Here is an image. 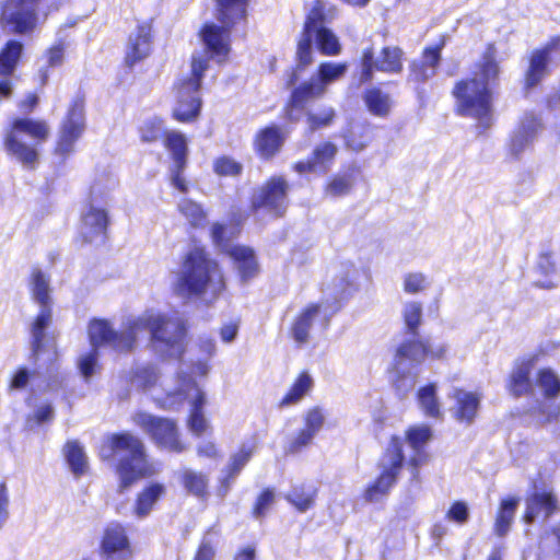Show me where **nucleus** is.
Segmentation results:
<instances>
[{
  "label": "nucleus",
  "mask_w": 560,
  "mask_h": 560,
  "mask_svg": "<svg viewBox=\"0 0 560 560\" xmlns=\"http://www.w3.org/2000/svg\"><path fill=\"white\" fill-rule=\"evenodd\" d=\"M149 329L151 341L166 357L180 360L186 352L187 325L182 319L165 315H149L127 322L122 329L115 330L104 318L89 323V341L92 347L110 346L118 352H130L137 342L138 332Z\"/></svg>",
  "instance_id": "f257e3e1"
},
{
  "label": "nucleus",
  "mask_w": 560,
  "mask_h": 560,
  "mask_svg": "<svg viewBox=\"0 0 560 560\" xmlns=\"http://www.w3.org/2000/svg\"><path fill=\"white\" fill-rule=\"evenodd\" d=\"M500 77L497 46L490 42L474 63L470 75L462 77L453 83L451 96L455 114L489 128L493 121V103Z\"/></svg>",
  "instance_id": "f03ea898"
},
{
  "label": "nucleus",
  "mask_w": 560,
  "mask_h": 560,
  "mask_svg": "<svg viewBox=\"0 0 560 560\" xmlns=\"http://www.w3.org/2000/svg\"><path fill=\"white\" fill-rule=\"evenodd\" d=\"M103 462H115L118 492L124 493L142 479L152 477L155 467L150 460L144 441L129 430L105 435L98 450Z\"/></svg>",
  "instance_id": "7ed1b4c3"
},
{
  "label": "nucleus",
  "mask_w": 560,
  "mask_h": 560,
  "mask_svg": "<svg viewBox=\"0 0 560 560\" xmlns=\"http://www.w3.org/2000/svg\"><path fill=\"white\" fill-rule=\"evenodd\" d=\"M39 104L36 92H28L18 102L19 112L28 116L35 112ZM50 136V128L44 119L15 117L4 130L2 144L7 153L13 156L27 170H35L39 162L37 145L46 142Z\"/></svg>",
  "instance_id": "20e7f679"
},
{
  "label": "nucleus",
  "mask_w": 560,
  "mask_h": 560,
  "mask_svg": "<svg viewBox=\"0 0 560 560\" xmlns=\"http://www.w3.org/2000/svg\"><path fill=\"white\" fill-rule=\"evenodd\" d=\"M225 289L224 273L205 246H195L185 253L172 284L176 295L191 299L209 293L212 299H217Z\"/></svg>",
  "instance_id": "39448f33"
},
{
  "label": "nucleus",
  "mask_w": 560,
  "mask_h": 560,
  "mask_svg": "<svg viewBox=\"0 0 560 560\" xmlns=\"http://www.w3.org/2000/svg\"><path fill=\"white\" fill-rule=\"evenodd\" d=\"M190 66L189 75L179 78L173 84L175 106L171 116L180 124L195 122L200 116L202 98L199 91L209 60L201 55L191 56Z\"/></svg>",
  "instance_id": "423d86ee"
},
{
  "label": "nucleus",
  "mask_w": 560,
  "mask_h": 560,
  "mask_svg": "<svg viewBox=\"0 0 560 560\" xmlns=\"http://www.w3.org/2000/svg\"><path fill=\"white\" fill-rule=\"evenodd\" d=\"M404 465V441L399 435H392L378 464L380 474L362 492L364 501L377 502L388 495L397 483Z\"/></svg>",
  "instance_id": "0eeeda50"
},
{
  "label": "nucleus",
  "mask_w": 560,
  "mask_h": 560,
  "mask_svg": "<svg viewBox=\"0 0 560 560\" xmlns=\"http://www.w3.org/2000/svg\"><path fill=\"white\" fill-rule=\"evenodd\" d=\"M290 189L291 186L283 175L269 176L252 196L249 211H264L273 219L283 218L290 205Z\"/></svg>",
  "instance_id": "6e6552de"
},
{
  "label": "nucleus",
  "mask_w": 560,
  "mask_h": 560,
  "mask_svg": "<svg viewBox=\"0 0 560 560\" xmlns=\"http://www.w3.org/2000/svg\"><path fill=\"white\" fill-rule=\"evenodd\" d=\"M132 422L140 428L158 447L165 448L176 454H180L186 450V444L180 439V431L175 419L138 411L133 415Z\"/></svg>",
  "instance_id": "1a4fd4ad"
},
{
  "label": "nucleus",
  "mask_w": 560,
  "mask_h": 560,
  "mask_svg": "<svg viewBox=\"0 0 560 560\" xmlns=\"http://www.w3.org/2000/svg\"><path fill=\"white\" fill-rule=\"evenodd\" d=\"M45 0H2L0 24L12 34H30L38 24V11Z\"/></svg>",
  "instance_id": "9d476101"
},
{
  "label": "nucleus",
  "mask_w": 560,
  "mask_h": 560,
  "mask_svg": "<svg viewBox=\"0 0 560 560\" xmlns=\"http://www.w3.org/2000/svg\"><path fill=\"white\" fill-rule=\"evenodd\" d=\"M98 555L104 560H133L136 551L128 526L119 521L108 522L100 536Z\"/></svg>",
  "instance_id": "9b49d317"
},
{
  "label": "nucleus",
  "mask_w": 560,
  "mask_h": 560,
  "mask_svg": "<svg viewBox=\"0 0 560 560\" xmlns=\"http://www.w3.org/2000/svg\"><path fill=\"white\" fill-rule=\"evenodd\" d=\"M85 129L84 101L75 98L69 106L60 125L59 136L54 149L56 155L66 159L74 151V144Z\"/></svg>",
  "instance_id": "f8f14e48"
},
{
  "label": "nucleus",
  "mask_w": 560,
  "mask_h": 560,
  "mask_svg": "<svg viewBox=\"0 0 560 560\" xmlns=\"http://www.w3.org/2000/svg\"><path fill=\"white\" fill-rule=\"evenodd\" d=\"M163 145L170 152L173 161L170 168L171 184L182 194L188 192V185L184 178L189 153L185 135L176 130L165 131Z\"/></svg>",
  "instance_id": "ddd939ff"
},
{
  "label": "nucleus",
  "mask_w": 560,
  "mask_h": 560,
  "mask_svg": "<svg viewBox=\"0 0 560 560\" xmlns=\"http://www.w3.org/2000/svg\"><path fill=\"white\" fill-rule=\"evenodd\" d=\"M109 225L108 211L105 208L89 203L85 211L80 215L81 230L78 241L81 245L92 244L96 241L104 244L108 240Z\"/></svg>",
  "instance_id": "4468645a"
},
{
  "label": "nucleus",
  "mask_w": 560,
  "mask_h": 560,
  "mask_svg": "<svg viewBox=\"0 0 560 560\" xmlns=\"http://www.w3.org/2000/svg\"><path fill=\"white\" fill-rule=\"evenodd\" d=\"M445 44V37L442 36L438 43L428 45L422 49L420 59H413L409 62V82L420 86L436 75Z\"/></svg>",
  "instance_id": "2eb2a0df"
},
{
  "label": "nucleus",
  "mask_w": 560,
  "mask_h": 560,
  "mask_svg": "<svg viewBox=\"0 0 560 560\" xmlns=\"http://www.w3.org/2000/svg\"><path fill=\"white\" fill-rule=\"evenodd\" d=\"M538 362V354L532 353L516 359L505 380V389L511 397L520 399L534 395L532 373Z\"/></svg>",
  "instance_id": "dca6fc26"
},
{
  "label": "nucleus",
  "mask_w": 560,
  "mask_h": 560,
  "mask_svg": "<svg viewBox=\"0 0 560 560\" xmlns=\"http://www.w3.org/2000/svg\"><path fill=\"white\" fill-rule=\"evenodd\" d=\"M446 346L439 345L432 347L428 339L413 337L400 342L395 350V360L393 369L397 370L398 363L401 361H410L420 364L425 360H441L445 357Z\"/></svg>",
  "instance_id": "f3484780"
},
{
  "label": "nucleus",
  "mask_w": 560,
  "mask_h": 560,
  "mask_svg": "<svg viewBox=\"0 0 560 560\" xmlns=\"http://www.w3.org/2000/svg\"><path fill=\"white\" fill-rule=\"evenodd\" d=\"M287 139L288 135L281 126L269 124L254 135L253 150L260 161L269 162L281 153Z\"/></svg>",
  "instance_id": "a211bd4d"
},
{
  "label": "nucleus",
  "mask_w": 560,
  "mask_h": 560,
  "mask_svg": "<svg viewBox=\"0 0 560 560\" xmlns=\"http://www.w3.org/2000/svg\"><path fill=\"white\" fill-rule=\"evenodd\" d=\"M324 95L325 93L313 78L302 81L291 90L283 105L282 114L284 120L292 124L298 122L300 115L296 112H303L311 101L320 98Z\"/></svg>",
  "instance_id": "6ab92c4d"
},
{
  "label": "nucleus",
  "mask_w": 560,
  "mask_h": 560,
  "mask_svg": "<svg viewBox=\"0 0 560 560\" xmlns=\"http://www.w3.org/2000/svg\"><path fill=\"white\" fill-rule=\"evenodd\" d=\"M560 511V503L556 493L551 490H534L525 498V510L522 521L533 524L538 517L548 520Z\"/></svg>",
  "instance_id": "aec40b11"
},
{
  "label": "nucleus",
  "mask_w": 560,
  "mask_h": 560,
  "mask_svg": "<svg viewBox=\"0 0 560 560\" xmlns=\"http://www.w3.org/2000/svg\"><path fill=\"white\" fill-rule=\"evenodd\" d=\"M338 147L331 141H322L314 147L306 160L296 161L292 170L298 174H308L319 171L327 173L334 164Z\"/></svg>",
  "instance_id": "412c9836"
},
{
  "label": "nucleus",
  "mask_w": 560,
  "mask_h": 560,
  "mask_svg": "<svg viewBox=\"0 0 560 560\" xmlns=\"http://www.w3.org/2000/svg\"><path fill=\"white\" fill-rule=\"evenodd\" d=\"M233 27L213 23H205L201 26L199 37L210 57L226 58L230 52V32Z\"/></svg>",
  "instance_id": "4be33fe9"
},
{
  "label": "nucleus",
  "mask_w": 560,
  "mask_h": 560,
  "mask_svg": "<svg viewBox=\"0 0 560 560\" xmlns=\"http://www.w3.org/2000/svg\"><path fill=\"white\" fill-rule=\"evenodd\" d=\"M152 45V25L150 22H143L137 25L136 34L129 39L124 63L132 68L136 63L142 61L151 54Z\"/></svg>",
  "instance_id": "5701e85b"
},
{
  "label": "nucleus",
  "mask_w": 560,
  "mask_h": 560,
  "mask_svg": "<svg viewBox=\"0 0 560 560\" xmlns=\"http://www.w3.org/2000/svg\"><path fill=\"white\" fill-rule=\"evenodd\" d=\"M451 398L455 401L454 419L460 423L471 424L478 416L480 395L458 387L453 390Z\"/></svg>",
  "instance_id": "b1692460"
},
{
  "label": "nucleus",
  "mask_w": 560,
  "mask_h": 560,
  "mask_svg": "<svg viewBox=\"0 0 560 560\" xmlns=\"http://www.w3.org/2000/svg\"><path fill=\"white\" fill-rule=\"evenodd\" d=\"M225 255L235 264L242 281L247 282L259 273V262L252 247L246 245H233L225 250Z\"/></svg>",
  "instance_id": "393cba45"
},
{
  "label": "nucleus",
  "mask_w": 560,
  "mask_h": 560,
  "mask_svg": "<svg viewBox=\"0 0 560 560\" xmlns=\"http://www.w3.org/2000/svg\"><path fill=\"white\" fill-rule=\"evenodd\" d=\"M360 167L350 164L343 167L339 173L331 175L323 186V192L329 198H339L351 192L357 182Z\"/></svg>",
  "instance_id": "a878e982"
},
{
  "label": "nucleus",
  "mask_w": 560,
  "mask_h": 560,
  "mask_svg": "<svg viewBox=\"0 0 560 560\" xmlns=\"http://www.w3.org/2000/svg\"><path fill=\"white\" fill-rule=\"evenodd\" d=\"M166 487L158 481L147 483L135 498L132 513L137 518L147 517L155 504L165 497Z\"/></svg>",
  "instance_id": "bb28decb"
},
{
  "label": "nucleus",
  "mask_w": 560,
  "mask_h": 560,
  "mask_svg": "<svg viewBox=\"0 0 560 560\" xmlns=\"http://www.w3.org/2000/svg\"><path fill=\"white\" fill-rule=\"evenodd\" d=\"M520 498L516 495H505L501 498L495 511L493 521V534L499 537H505L511 530L515 514L520 504Z\"/></svg>",
  "instance_id": "cd10ccee"
},
{
  "label": "nucleus",
  "mask_w": 560,
  "mask_h": 560,
  "mask_svg": "<svg viewBox=\"0 0 560 560\" xmlns=\"http://www.w3.org/2000/svg\"><path fill=\"white\" fill-rule=\"evenodd\" d=\"M320 310L322 305L319 303H308L293 318L290 326V334L298 345L308 342L314 317L319 314Z\"/></svg>",
  "instance_id": "c85d7f7f"
},
{
  "label": "nucleus",
  "mask_w": 560,
  "mask_h": 560,
  "mask_svg": "<svg viewBox=\"0 0 560 560\" xmlns=\"http://www.w3.org/2000/svg\"><path fill=\"white\" fill-rule=\"evenodd\" d=\"M245 215L242 212L240 207H236L234 211L231 212L229 218V223L232 225V230L230 235H228V226L221 222H214L210 229V236L214 245L221 248V250L225 254V250L230 248V241L233 237H236L241 233L242 224L244 222Z\"/></svg>",
  "instance_id": "c756f323"
},
{
  "label": "nucleus",
  "mask_w": 560,
  "mask_h": 560,
  "mask_svg": "<svg viewBox=\"0 0 560 560\" xmlns=\"http://www.w3.org/2000/svg\"><path fill=\"white\" fill-rule=\"evenodd\" d=\"M250 0H214L215 18L224 25L235 26L247 16Z\"/></svg>",
  "instance_id": "7c9ffc66"
},
{
  "label": "nucleus",
  "mask_w": 560,
  "mask_h": 560,
  "mask_svg": "<svg viewBox=\"0 0 560 560\" xmlns=\"http://www.w3.org/2000/svg\"><path fill=\"white\" fill-rule=\"evenodd\" d=\"M24 45L18 39L7 40L0 48V79H8L14 75L22 60Z\"/></svg>",
  "instance_id": "2f4dec72"
},
{
  "label": "nucleus",
  "mask_w": 560,
  "mask_h": 560,
  "mask_svg": "<svg viewBox=\"0 0 560 560\" xmlns=\"http://www.w3.org/2000/svg\"><path fill=\"white\" fill-rule=\"evenodd\" d=\"M362 100L366 110L372 116L380 118L389 116L394 105L392 96L376 85L366 88L363 91Z\"/></svg>",
  "instance_id": "473e14b6"
},
{
  "label": "nucleus",
  "mask_w": 560,
  "mask_h": 560,
  "mask_svg": "<svg viewBox=\"0 0 560 560\" xmlns=\"http://www.w3.org/2000/svg\"><path fill=\"white\" fill-rule=\"evenodd\" d=\"M416 400L427 418L440 420L443 418L442 405L438 396V386L429 382L416 392Z\"/></svg>",
  "instance_id": "72a5a7b5"
},
{
  "label": "nucleus",
  "mask_w": 560,
  "mask_h": 560,
  "mask_svg": "<svg viewBox=\"0 0 560 560\" xmlns=\"http://www.w3.org/2000/svg\"><path fill=\"white\" fill-rule=\"evenodd\" d=\"M549 59L545 50L534 49L528 57V68L524 73L523 89L529 91L538 85L548 73Z\"/></svg>",
  "instance_id": "f704fd0d"
},
{
  "label": "nucleus",
  "mask_w": 560,
  "mask_h": 560,
  "mask_svg": "<svg viewBox=\"0 0 560 560\" xmlns=\"http://www.w3.org/2000/svg\"><path fill=\"white\" fill-rule=\"evenodd\" d=\"M314 381L307 371L300 372L290 385L289 389L278 401L280 409L299 404L313 388Z\"/></svg>",
  "instance_id": "c9c22d12"
},
{
  "label": "nucleus",
  "mask_w": 560,
  "mask_h": 560,
  "mask_svg": "<svg viewBox=\"0 0 560 560\" xmlns=\"http://www.w3.org/2000/svg\"><path fill=\"white\" fill-rule=\"evenodd\" d=\"M318 488L311 483H301L291 487L284 499L298 512L304 513L315 506Z\"/></svg>",
  "instance_id": "e433bc0d"
},
{
  "label": "nucleus",
  "mask_w": 560,
  "mask_h": 560,
  "mask_svg": "<svg viewBox=\"0 0 560 560\" xmlns=\"http://www.w3.org/2000/svg\"><path fill=\"white\" fill-rule=\"evenodd\" d=\"M63 457L75 478L84 476L89 470V460L83 446L78 440L66 441L62 448Z\"/></svg>",
  "instance_id": "4c0bfd02"
},
{
  "label": "nucleus",
  "mask_w": 560,
  "mask_h": 560,
  "mask_svg": "<svg viewBox=\"0 0 560 560\" xmlns=\"http://www.w3.org/2000/svg\"><path fill=\"white\" fill-rule=\"evenodd\" d=\"M179 482L185 491L200 500L209 497L210 480L207 474L192 469H184L179 476Z\"/></svg>",
  "instance_id": "58836bf2"
},
{
  "label": "nucleus",
  "mask_w": 560,
  "mask_h": 560,
  "mask_svg": "<svg viewBox=\"0 0 560 560\" xmlns=\"http://www.w3.org/2000/svg\"><path fill=\"white\" fill-rule=\"evenodd\" d=\"M312 40L313 34L306 33L304 31L301 32L300 37L296 43V51H295V60L296 67L292 70L290 78L288 79V85H294L298 81L296 71H303L306 67H308L313 62V52H312Z\"/></svg>",
  "instance_id": "ea45409f"
},
{
  "label": "nucleus",
  "mask_w": 560,
  "mask_h": 560,
  "mask_svg": "<svg viewBox=\"0 0 560 560\" xmlns=\"http://www.w3.org/2000/svg\"><path fill=\"white\" fill-rule=\"evenodd\" d=\"M404 69V50L398 46H384L376 60V71L398 74Z\"/></svg>",
  "instance_id": "a19ab883"
},
{
  "label": "nucleus",
  "mask_w": 560,
  "mask_h": 560,
  "mask_svg": "<svg viewBox=\"0 0 560 560\" xmlns=\"http://www.w3.org/2000/svg\"><path fill=\"white\" fill-rule=\"evenodd\" d=\"M348 70V63L323 61L318 65L315 74L312 77L317 85L326 93L329 84L341 79Z\"/></svg>",
  "instance_id": "79ce46f5"
},
{
  "label": "nucleus",
  "mask_w": 560,
  "mask_h": 560,
  "mask_svg": "<svg viewBox=\"0 0 560 560\" xmlns=\"http://www.w3.org/2000/svg\"><path fill=\"white\" fill-rule=\"evenodd\" d=\"M30 290L32 299L39 306H51L49 278L40 269H33L30 277Z\"/></svg>",
  "instance_id": "37998d69"
},
{
  "label": "nucleus",
  "mask_w": 560,
  "mask_h": 560,
  "mask_svg": "<svg viewBox=\"0 0 560 560\" xmlns=\"http://www.w3.org/2000/svg\"><path fill=\"white\" fill-rule=\"evenodd\" d=\"M51 316V306H40V311L32 323V351L34 354H38L44 349L45 329L49 325Z\"/></svg>",
  "instance_id": "c03bdc74"
},
{
  "label": "nucleus",
  "mask_w": 560,
  "mask_h": 560,
  "mask_svg": "<svg viewBox=\"0 0 560 560\" xmlns=\"http://www.w3.org/2000/svg\"><path fill=\"white\" fill-rule=\"evenodd\" d=\"M535 384L540 388L545 399H555L560 395V377L551 368L538 369Z\"/></svg>",
  "instance_id": "a18cd8bd"
},
{
  "label": "nucleus",
  "mask_w": 560,
  "mask_h": 560,
  "mask_svg": "<svg viewBox=\"0 0 560 560\" xmlns=\"http://www.w3.org/2000/svg\"><path fill=\"white\" fill-rule=\"evenodd\" d=\"M212 172L218 177L240 178L244 173V165L232 155L221 154L213 159Z\"/></svg>",
  "instance_id": "49530a36"
},
{
  "label": "nucleus",
  "mask_w": 560,
  "mask_h": 560,
  "mask_svg": "<svg viewBox=\"0 0 560 560\" xmlns=\"http://www.w3.org/2000/svg\"><path fill=\"white\" fill-rule=\"evenodd\" d=\"M317 49L323 56H338L341 52V45L338 37L326 26L317 27L313 33Z\"/></svg>",
  "instance_id": "de8ad7c7"
},
{
  "label": "nucleus",
  "mask_w": 560,
  "mask_h": 560,
  "mask_svg": "<svg viewBox=\"0 0 560 560\" xmlns=\"http://www.w3.org/2000/svg\"><path fill=\"white\" fill-rule=\"evenodd\" d=\"M179 213L184 215L192 228L200 229L207 223V212L200 203L189 198L180 200L177 207Z\"/></svg>",
  "instance_id": "09e8293b"
},
{
  "label": "nucleus",
  "mask_w": 560,
  "mask_h": 560,
  "mask_svg": "<svg viewBox=\"0 0 560 560\" xmlns=\"http://www.w3.org/2000/svg\"><path fill=\"white\" fill-rule=\"evenodd\" d=\"M307 131L313 133L324 128L330 127L336 118L337 113L334 107H325L319 113L307 112L305 115Z\"/></svg>",
  "instance_id": "8fccbe9b"
},
{
  "label": "nucleus",
  "mask_w": 560,
  "mask_h": 560,
  "mask_svg": "<svg viewBox=\"0 0 560 560\" xmlns=\"http://www.w3.org/2000/svg\"><path fill=\"white\" fill-rule=\"evenodd\" d=\"M374 49L373 47H366L362 50L360 57V69L357 72L358 86L370 83L374 78V71H376V61H374Z\"/></svg>",
  "instance_id": "3c124183"
},
{
  "label": "nucleus",
  "mask_w": 560,
  "mask_h": 560,
  "mask_svg": "<svg viewBox=\"0 0 560 560\" xmlns=\"http://www.w3.org/2000/svg\"><path fill=\"white\" fill-rule=\"evenodd\" d=\"M431 438L432 430L428 424L411 425L405 431V439L415 452L424 451V445Z\"/></svg>",
  "instance_id": "603ef678"
},
{
  "label": "nucleus",
  "mask_w": 560,
  "mask_h": 560,
  "mask_svg": "<svg viewBox=\"0 0 560 560\" xmlns=\"http://www.w3.org/2000/svg\"><path fill=\"white\" fill-rule=\"evenodd\" d=\"M163 120L160 117L150 118L138 128L139 138L143 143H154L164 139Z\"/></svg>",
  "instance_id": "864d4df0"
},
{
  "label": "nucleus",
  "mask_w": 560,
  "mask_h": 560,
  "mask_svg": "<svg viewBox=\"0 0 560 560\" xmlns=\"http://www.w3.org/2000/svg\"><path fill=\"white\" fill-rule=\"evenodd\" d=\"M422 305L419 302H409L404 310L402 318L407 334L412 337L419 336L421 325Z\"/></svg>",
  "instance_id": "5fc2aeb1"
},
{
  "label": "nucleus",
  "mask_w": 560,
  "mask_h": 560,
  "mask_svg": "<svg viewBox=\"0 0 560 560\" xmlns=\"http://www.w3.org/2000/svg\"><path fill=\"white\" fill-rule=\"evenodd\" d=\"M326 20L325 4L322 0H314L310 12L307 13L302 31L313 34L317 27L324 26Z\"/></svg>",
  "instance_id": "6e6d98bb"
},
{
  "label": "nucleus",
  "mask_w": 560,
  "mask_h": 560,
  "mask_svg": "<svg viewBox=\"0 0 560 560\" xmlns=\"http://www.w3.org/2000/svg\"><path fill=\"white\" fill-rule=\"evenodd\" d=\"M254 454L253 446H243L237 452L231 455L229 463L224 467L229 472L237 477L247 463L252 459Z\"/></svg>",
  "instance_id": "4d7b16f0"
},
{
  "label": "nucleus",
  "mask_w": 560,
  "mask_h": 560,
  "mask_svg": "<svg viewBox=\"0 0 560 560\" xmlns=\"http://www.w3.org/2000/svg\"><path fill=\"white\" fill-rule=\"evenodd\" d=\"M275 502V492L271 488H264L259 494L257 495L250 514L254 518L260 520L264 518Z\"/></svg>",
  "instance_id": "13d9d810"
},
{
  "label": "nucleus",
  "mask_w": 560,
  "mask_h": 560,
  "mask_svg": "<svg viewBox=\"0 0 560 560\" xmlns=\"http://www.w3.org/2000/svg\"><path fill=\"white\" fill-rule=\"evenodd\" d=\"M186 423L189 431L198 438L202 436L210 430V425L203 411H189Z\"/></svg>",
  "instance_id": "bf43d9fd"
},
{
  "label": "nucleus",
  "mask_w": 560,
  "mask_h": 560,
  "mask_svg": "<svg viewBox=\"0 0 560 560\" xmlns=\"http://www.w3.org/2000/svg\"><path fill=\"white\" fill-rule=\"evenodd\" d=\"M371 139L369 128L364 127L359 136L353 131L348 132L345 136V144L347 148L359 152L369 145Z\"/></svg>",
  "instance_id": "052dcab7"
},
{
  "label": "nucleus",
  "mask_w": 560,
  "mask_h": 560,
  "mask_svg": "<svg viewBox=\"0 0 560 560\" xmlns=\"http://www.w3.org/2000/svg\"><path fill=\"white\" fill-rule=\"evenodd\" d=\"M428 285L427 278L421 272H409L404 277V291L416 294L423 291Z\"/></svg>",
  "instance_id": "680f3d73"
},
{
  "label": "nucleus",
  "mask_w": 560,
  "mask_h": 560,
  "mask_svg": "<svg viewBox=\"0 0 560 560\" xmlns=\"http://www.w3.org/2000/svg\"><path fill=\"white\" fill-rule=\"evenodd\" d=\"M445 517L456 524L463 525L469 518V510L464 501H454L448 508Z\"/></svg>",
  "instance_id": "e2e57ef3"
},
{
  "label": "nucleus",
  "mask_w": 560,
  "mask_h": 560,
  "mask_svg": "<svg viewBox=\"0 0 560 560\" xmlns=\"http://www.w3.org/2000/svg\"><path fill=\"white\" fill-rule=\"evenodd\" d=\"M393 389L399 399H404L412 388V382L409 380L406 371H397L392 381Z\"/></svg>",
  "instance_id": "0e129e2a"
},
{
  "label": "nucleus",
  "mask_w": 560,
  "mask_h": 560,
  "mask_svg": "<svg viewBox=\"0 0 560 560\" xmlns=\"http://www.w3.org/2000/svg\"><path fill=\"white\" fill-rule=\"evenodd\" d=\"M324 424V415L318 407L308 409L304 416V428L314 436Z\"/></svg>",
  "instance_id": "69168bd1"
},
{
  "label": "nucleus",
  "mask_w": 560,
  "mask_h": 560,
  "mask_svg": "<svg viewBox=\"0 0 560 560\" xmlns=\"http://www.w3.org/2000/svg\"><path fill=\"white\" fill-rule=\"evenodd\" d=\"M314 435L305 429L298 431L295 436L289 442L285 454H296L305 448L313 440Z\"/></svg>",
  "instance_id": "338daca9"
},
{
  "label": "nucleus",
  "mask_w": 560,
  "mask_h": 560,
  "mask_svg": "<svg viewBox=\"0 0 560 560\" xmlns=\"http://www.w3.org/2000/svg\"><path fill=\"white\" fill-rule=\"evenodd\" d=\"M215 545L210 539H201L191 560H214Z\"/></svg>",
  "instance_id": "774afa93"
}]
</instances>
